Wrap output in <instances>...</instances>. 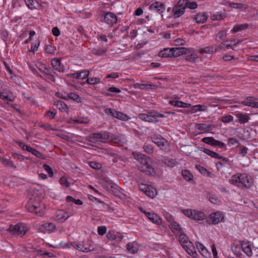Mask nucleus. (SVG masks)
<instances>
[{
    "instance_id": "nucleus-1",
    "label": "nucleus",
    "mask_w": 258,
    "mask_h": 258,
    "mask_svg": "<svg viewBox=\"0 0 258 258\" xmlns=\"http://www.w3.org/2000/svg\"><path fill=\"white\" fill-rule=\"evenodd\" d=\"M134 158L139 162L138 169L149 175H154L155 171L154 168L149 164L151 158L142 153H133Z\"/></svg>"
},
{
    "instance_id": "nucleus-2",
    "label": "nucleus",
    "mask_w": 258,
    "mask_h": 258,
    "mask_svg": "<svg viewBox=\"0 0 258 258\" xmlns=\"http://www.w3.org/2000/svg\"><path fill=\"white\" fill-rule=\"evenodd\" d=\"M179 241L185 250L192 257L196 258L198 254L194 244L188 239V237L182 232L179 236Z\"/></svg>"
},
{
    "instance_id": "nucleus-3",
    "label": "nucleus",
    "mask_w": 258,
    "mask_h": 258,
    "mask_svg": "<svg viewBox=\"0 0 258 258\" xmlns=\"http://www.w3.org/2000/svg\"><path fill=\"white\" fill-rule=\"evenodd\" d=\"M26 208L29 212L33 213L39 216L43 215L44 205L35 198L32 197L30 199L26 205Z\"/></svg>"
},
{
    "instance_id": "nucleus-4",
    "label": "nucleus",
    "mask_w": 258,
    "mask_h": 258,
    "mask_svg": "<svg viewBox=\"0 0 258 258\" xmlns=\"http://www.w3.org/2000/svg\"><path fill=\"white\" fill-rule=\"evenodd\" d=\"M90 141L95 143L97 139H100L102 140H107L109 142H112L114 143L119 144L121 142L120 139L114 136L113 135H110L108 133H94L91 134L90 137Z\"/></svg>"
},
{
    "instance_id": "nucleus-5",
    "label": "nucleus",
    "mask_w": 258,
    "mask_h": 258,
    "mask_svg": "<svg viewBox=\"0 0 258 258\" xmlns=\"http://www.w3.org/2000/svg\"><path fill=\"white\" fill-rule=\"evenodd\" d=\"M182 213L187 217L197 221L203 220L206 217L203 212L191 209L183 210Z\"/></svg>"
},
{
    "instance_id": "nucleus-6",
    "label": "nucleus",
    "mask_w": 258,
    "mask_h": 258,
    "mask_svg": "<svg viewBox=\"0 0 258 258\" xmlns=\"http://www.w3.org/2000/svg\"><path fill=\"white\" fill-rule=\"evenodd\" d=\"M8 230L13 235L22 237L26 233L27 229L24 225L19 223L15 225H11Z\"/></svg>"
},
{
    "instance_id": "nucleus-7",
    "label": "nucleus",
    "mask_w": 258,
    "mask_h": 258,
    "mask_svg": "<svg viewBox=\"0 0 258 258\" xmlns=\"http://www.w3.org/2000/svg\"><path fill=\"white\" fill-rule=\"evenodd\" d=\"M184 0H179L178 3L173 7L172 12L174 18H177L180 17L185 13V7Z\"/></svg>"
},
{
    "instance_id": "nucleus-8",
    "label": "nucleus",
    "mask_w": 258,
    "mask_h": 258,
    "mask_svg": "<svg viewBox=\"0 0 258 258\" xmlns=\"http://www.w3.org/2000/svg\"><path fill=\"white\" fill-rule=\"evenodd\" d=\"M152 140L162 150L166 151L169 148V144L168 142L163 138L160 136H154L152 137Z\"/></svg>"
},
{
    "instance_id": "nucleus-9",
    "label": "nucleus",
    "mask_w": 258,
    "mask_h": 258,
    "mask_svg": "<svg viewBox=\"0 0 258 258\" xmlns=\"http://www.w3.org/2000/svg\"><path fill=\"white\" fill-rule=\"evenodd\" d=\"M202 141L212 146H218L220 148H224L225 150H227L226 145L224 143L216 140L213 137H205L202 139Z\"/></svg>"
},
{
    "instance_id": "nucleus-10",
    "label": "nucleus",
    "mask_w": 258,
    "mask_h": 258,
    "mask_svg": "<svg viewBox=\"0 0 258 258\" xmlns=\"http://www.w3.org/2000/svg\"><path fill=\"white\" fill-rule=\"evenodd\" d=\"M241 41L240 40H236L235 39L231 40H226L220 43L219 46L217 48L218 50L220 49H223L226 48L227 49L231 48L234 49V46L241 42Z\"/></svg>"
},
{
    "instance_id": "nucleus-11",
    "label": "nucleus",
    "mask_w": 258,
    "mask_h": 258,
    "mask_svg": "<svg viewBox=\"0 0 258 258\" xmlns=\"http://www.w3.org/2000/svg\"><path fill=\"white\" fill-rule=\"evenodd\" d=\"M241 184L245 187L249 188L253 184V179L250 175L242 173L241 175Z\"/></svg>"
},
{
    "instance_id": "nucleus-12",
    "label": "nucleus",
    "mask_w": 258,
    "mask_h": 258,
    "mask_svg": "<svg viewBox=\"0 0 258 258\" xmlns=\"http://www.w3.org/2000/svg\"><path fill=\"white\" fill-rule=\"evenodd\" d=\"M56 229L55 224L52 223H46L40 225L38 228V230L42 233H52Z\"/></svg>"
},
{
    "instance_id": "nucleus-13",
    "label": "nucleus",
    "mask_w": 258,
    "mask_h": 258,
    "mask_svg": "<svg viewBox=\"0 0 258 258\" xmlns=\"http://www.w3.org/2000/svg\"><path fill=\"white\" fill-rule=\"evenodd\" d=\"M117 17L114 13L112 12H107L104 16L103 21L102 20L101 21L104 22L108 25L112 26L114 24L117 22Z\"/></svg>"
},
{
    "instance_id": "nucleus-14",
    "label": "nucleus",
    "mask_w": 258,
    "mask_h": 258,
    "mask_svg": "<svg viewBox=\"0 0 258 258\" xmlns=\"http://www.w3.org/2000/svg\"><path fill=\"white\" fill-rule=\"evenodd\" d=\"M224 215L223 213L217 212L212 213L209 216V218L213 224H217L221 222L224 219Z\"/></svg>"
},
{
    "instance_id": "nucleus-15",
    "label": "nucleus",
    "mask_w": 258,
    "mask_h": 258,
    "mask_svg": "<svg viewBox=\"0 0 258 258\" xmlns=\"http://www.w3.org/2000/svg\"><path fill=\"white\" fill-rule=\"evenodd\" d=\"M154 112V113H148V114L146 113H141L139 114V118L144 121L150 122H156L158 121L157 119H156V117H155Z\"/></svg>"
},
{
    "instance_id": "nucleus-16",
    "label": "nucleus",
    "mask_w": 258,
    "mask_h": 258,
    "mask_svg": "<svg viewBox=\"0 0 258 258\" xmlns=\"http://www.w3.org/2000/svg\"><path fill=\"white\" fill-rule=\"evenodd\" d=\"M149 9L151 10H155L161 14L165 10V5L161 2H156L150 6Z\"/></svg>"
},
{
    "instance_id": "nucleus-17",
    "label": "nucleus",
    "mask_w": 258,
    "mask_h": 258,
    "mask_svg": "<svg viewBox=\"0 0 258 258\" xmlns=\"http://www.w3.org/2000/svg\"><path fill=\"white\" fill-rule=\"evenodd\" d=\"M81 248H79V250L83 252L91 251L94 250V248L92 245V242L90 240L84 241L83 244H80Z\"/></svg>"
},
{
    "instance_id": "nucleus-18",
    "label": "nucleus",
    "mask_w": 258,
    "mask_h": 258,
    "mask_svg": "<svg viewBox=\"0 0 258 258\" xmlns=\"http://www.w3.org/2000/svg\"><path fill=\"white\" fill-rule=\"evenodd\" d=\"M144 213L153 223L159 225L162 223L161 219L157 214L147 212H145Z\"/></svg>"
},
{
    "instance_id": "nucleus-19",
    "label": "nucleus",
    "mask_w": 258,
    "mask_h": 258,
    "mask_svg": "<svg viewBox=\"0 0 258 258\" xmlns=\"http://www.w3.org/2000/svg\"><path fill=\"white\" fill-rule=\"evenodd\" d=\"M172 54L173 57H177L186 54L189 50L185 47L172 48Z\"/></svg>"
},
{
    "instance_id": "nucleus-20",
    "label": "nucleus",
    "mask_w": 258,
    "mask_h": 258,
    "mask_svg": "<svg viewBox=\"0 0 258 258\" xmlns=\"http://www.w3.org/2000/svg\"><path fill=\"white\" fill-rule=\"evenodd\" d=\"M51 64L53 66V69L55 70L60 72H63L64 71V66L61 64V61L59 59L55 58L52 59L51 60Z\"/></svg>"
},
{
    "instance_id": "nucleus-21",
    "label": "nucleus",
    "mask_w": 258,
    "mask_h": 258,
    "mask_svg": "<svg viewBox=\"0 0 258 258\" xmlns=\"http://www.w3.org/2000/svg\"><path fill=\"white\" fill-rule=\"evenodd\" d=\"M37 68L39 70L45 74L49 75V74L53 73V70L50 67H47L46 65L41 62L38 63Z\"/></svg>"
},
{
    "instance_id": "nucleus-22",
    "label": "nucleus",
    "mask_w": 258,
    "mask_h": 258,
    "mask_svg": "<svg viewBox=\"0 0 258 258\" xmlns=\"http://www.w3.org/2000/svg\"><path fill=\"white\" fill-rule=\"evenodd\" d=\"M56 218L58 221L60 222L64 221L67 219L69 217L67 213L63 210H58L56 213Z\"/></svg>"
},
{
    "instance_id": "nucleus-23",
    "label": "nucleus",
    "mask_w": 258,
    "mask_h": 258,
    "mask_svg": "<svg viewBox=\"0 0 258 258\" xmlns=\"http://www.w3.org/2000/svg\"><path fill=\"white\" fill-rule=\"evenodd\" d=\"M197 128L200 131L210 132L214 128V125L212 124H207L205 123H198L196 124Z\"/></svg>"
},
{
    "instance_id": "nucleus-24",
    "label": "nucleus",
    "mask_w": 258,
    "mask_h": 258,
    "mask_svg": "<svg viewBox=\"0 0 258 258\" xmlns=\"http://www.w3.org/2000/svg\"><path fill=\"white\" fill-rule=\"evenodd\" d=\"M53 104L62 112H68V107L63 101L61 100H56L54 102Z\"/></svg>"
},
{
    "instance_id": "nucleus-25",
    "label": "nucleus",
    "mask_w": 258,
    "mask_h": 258,
    "mask_svg": "<svg viewBox=\"0 0 258 258\" xmlns=\"http://www.w3.org/2000/svg\"><path fill=\"white\" fill-rule=\"evenodd\" d=\"M208 16L205 13H199L195 17L198 23H203L207 19Z\"/></svg>"
},
{
    "instance_id": "nucleus-26",
    "label": "nucleus",
    "mask_w": 258,
    "mask_h": 258,
    "mask_svg": "<svg viewBox=\"0 0 258 258\" xmlns=\"http://www.w3.org/2000/svg\"><path fill=\"white\" fill-rule=\"evenodd\" d=\"M242 173H237L233 175L229 181L233 185H237L238 183H241V175Z\"/></svg>"
},
{
    "instance_id": "nucleus-27",
    "label": "nucleus",
    "mask_w": 258,
    "mask_h": 258,
    "mask_svg": "<svg viewBox=\"0 0 258 258\" xmlns=\"http://www.w3.org/2000/svg\"><path fill=\"white\" fill-rule=\"evenodd\" d=\"M241 247L243 252L248 256H251L252 255V252L251 246L248 243H241Z\"/></svg>"
},
{
    "instance_id": "nucleus-28",
    "label": "nucleus",
    "mask_w": 258,
    "mask_h": 258,
    "mask_svg": "<svg viewBox=\"0 0 258 258\" xmlns=\"http://www.w3.org/2000/svg\"><path fill=\"white\" fill-rule=\"evenodd\" d=\"M172 48H165L159 52V56L162 57H172Z\"/></svg>"
},
{
    "instance_id": "nucleus-29",
    "label": "nucleus",
    "mask_w": 258,
    "mask_h": 258,
    "mask_svg": "<svg viewBox=\"0 0 258 258\" xmlns=\"http://www.w3.org/2000/svg\"><path fill=\"white\" fill-rule=\"evenodd\" d=\"M67 96L68 100H73L78 103L82 102V98L76 93H69Z\"/></svg>"
},
{
    "instance_id": "nucleus-30",
    "label": "nucleus",
    "mask_w": 258,
    "mask_h": 258,
    "mask_svg": "<svg viewBox=\"0 0 258 258\" xmlns=\"http://www.w3.org/2000/svg\"><path fill=\"white\" fill-rule=\"evenodd\" d=\"M236 117L238 118L239 122L240 123H245L248 121L249 117L246 114L237 113L236 114Z\"/></svg>"
},
{
    "instance_id": "nucleus-31",
    "label": "nucleus",
    "mask_w": 258,
    "mask_h": 258,
    "mask_svg": "<svg viewBox=\"0 0 258 258\" xmlns=\"http://www.w3.org/2000/svg\"><path fill=\"white\" fill-rule=\"evenodd\" d=\"M218 51V48H214L213 46H207L204 48H203L201 49L199 51L200 53L201 54L203 53H213L214 52H216Z\"/></svg>"
},
{
    "instance_id": "nucleus-32",
    "label": "nucleus",
    "mask_w": 258,
    "mask_h": 258,
    "mask_svg": "<svg viewBox=\"0 0 258 258\" xmlns=\"http://www.w3.org/2000/svg\"><path fill=\"white\" fill-rule=\"evenodd\" d=\"M229 6L234 9L241 10H246L248 8V6L247 5L241 3H229Z\"/></svg>"
},
{
    "instance_id": "nucleus-33",
    "label": "nucleus",
    "mask_w": 258,
    "mask_h": 258,
    "mask_svg": "<svg viewBox=\"0 0 258 258\" xmlns=\"http://www.w3.org/2000/svg\"><path fill=\"white\" fill-rule=\"evenodd\" d=\"M0 160L2 163L7 167H12L14 169L16 168V166L14 165L13 162L10 159H5L4 158H0Z\"/></svg>"
},
{
    "instance_id": "nucleus-34",
    "label": "nucleus",
    "mask_w": 258,
    "mask_h": 258,
    "mask_svg": "<svg viewBox=\"0 0 258 258\" xmlns=\"http://www.w3.org/2000/svg\"><path fill=\"white\" fill-rule=\"evenodd\" d=\"M248 27V25L247 24L236 25L234 27L231 31L232 32L234 33L242 30L246 29Z\"/></svg>"
},
{
    "instance_id": "nucleus-35",
    "label": "nucleus",
    "mask_w": 258,
    "mask_h": 258,
    "mask_svg": "<svg viewBox=\"0 0 258 258\" xmlns=\"http://www.w3.org/2000/svg\"><path fill=\"white\" fill-rule=\"evenodd\" d=\"M240 103L246 106H250L253 108H258V102L247 100L246 98L245 100L241 101Z\"/></svg>"
},
{
    "instance_id": "nucleus-36",
    "label": "nucleus",
    "mask_w": 258,
    "mask_h": 258,
    "mask_svg": "<svg viewBox=\"0 0 258 258\" xmlns=\"http://www.w3.org/2000/svg\"><path fill=\"white\" fill-rule=\"evenodd\" d=\"M181 174L183 178L187 181L191 180L193 177L191 172L187 170L182 171Z\"/></svg>"
},
{
    "instance_id": "nucleus-37",
    "label": "nucleus",
    "mask_w": 258,
    "mask_h": 258,
    "mask_svg": "<svg viewBox=\"0 0 258 258\" xmlns=\"http://www.w3.org/2000/svg\"><path fill=\"white\" fill-rule=\"evenodd\" d=\"M184 4H185V8H189L190 9H195L197 8L198 5L196 3V2H190L188 0H184Z\"/></svg>"
},
{
    "instance_id": "nucleus-38",
    "label": "nucleus",
    "mask_w": 258,
    "mask_h": 258,
    "mask_svg": "<svg viewBox=\"0 0 258 258\" xmlns=\"http://www.w3.org/2000/svg\"><path fill=\"white\" fill-rule=\"evenodd\" d=\"M202 151L205 153L206 154L208 155L209 156H211V157L214 158H218V157H219V154L217 153L216 152H215L214 151H212L210 150L203 148Z\"/></svg>"
},
{
    "instance_id": "nucleus-39",
    "label": "nucleus",
    "mask_w": 258,
    "mask_h": 258,
    "mask_svg": "<svg viewBox=\"0 0 258 258\" xmlns=\"http://www.w3.org/2000/svg\"><path fill=\"white\" fill-rule=\"evenodd\" d=\"M28 149L27 151L31 153L32 154L36 156L37 157L40 158L41 159H43V155H42L39 151L37 150L32 148L31 147L29 148H27Z\"/></svg>"
},
{
    "instance_id": "nucleus-40",
    "label": "nucleus",
    "mask_w": 258,
    "mask_h": 258,
    "mask_svg": "<svg viewBox=\"0 0 258 258\" xmlns=\"http://www.w3.org/2000/svg\"><path fill=\"white\" fill-rule=\"evenodd\" d=\"M116 118L123 121H126L130 119V117L126 114L119 111L116 114Z\"/></svg>"
},
{
    "instance_id": "nucleus-41",
    "label": "nucleus",
    "mask_w": 258,
    "mask_h": 258,
    "mask_svg": "<svg viewBox=\"0 0 258 258\" xmlns=\"http://www.w3.org/2000/svg\"><path fill=\"white\" fill-rule=\"evenodd\" d=\"M198 58V56L196 53H192L186 56L185 59L189 62H195Z\"/></svg>"
},
{
    "instance_id": "nucleus-42",
    "label": "nucleus",
    "mask_w": 258,
    "mask_h": 258,
    "mask_svg": "<svg viewBox=\"0 0 258 258\" xmlns=\"http://www.w3.org/2000/svg\"><path fill=\"white\" fill-rule=\"evenodd\" d=\"M145 193L146 195L152 198H153L155 197L156 195V191L155 189L153 188L151 189L150 187H149V188L147 189H146L145 190Z\"/></svg>"
},
{
    "instance_id": "nucleus-43",
    "label": "nucleus",
    "mask_w": 258,
    "mask_h": 258,
    "mask_svg": "<svg viewBox=\"0 0 258 258\" xmlns=\"http://www.w3.org/2000/svg\"><path fill=\"white\" fill-rule=\"evenodd\" d=\"M106 52V49H97L94 48L92 50V53L96 55H97V56L102 55L104 53H105Z\"/></svg>"
},
{
    "instance_id": "nucleus-44",
    "label": "nucleus",
    "mask_w": 258,
    "mask_h": 258,
    "mask_svg": "<svg viewBox=\"0 0 258 258\" xmlns=\"http://www.w3.org/2000/svg\"><path fill=\"white\" fill-rule=\"evenodd\" d=\"M78 74V79H84L87 78L89 75V72L88 70H84L79 73Z\"/></svg>"
},
{
    "instance_id": "nucleus-45",
    "label": "nucleus",
    "mask_w": 258,
    "mask_h": 258,
    "mask_svg": "<svg viewBox=\"0 0 258 258\" xmlns=\"http://www.w3.org/2000/svg\"><path fill=\"white\" fill-rule=\"evenodd\" d=\"M164 162L165 164L169 167H173L176 165V162L173 159L164 158Z\"/></svg>"
},
{
    "instance_id": "nucleus-46",
    "label": "nucleus",
    "mask_w": 258,
    "mask_h": 258,
    "mask_svg": "<svg viewBox=\"0 0 258 258\" xmlns=\"http://www.w3.org/2000/svg\"><path fill=\"white\" fill-rule=\"evenodd\" d=\"M100 82V79L98 78H88L87 82L88 84L94 85L99 83Z\"/></svg>"
},
{
    "instance_id": "nucleus-47",
    "label": "nucleus",
    "mask_w": 258,
    "mask_h": 258,
    "mask_svg": "<svg viewBox=\"0 0 258 258\" xmlns=\"http://www.w3.org/2000/svg\"><path fill=\"white\" fill-rule=\"evenodd\" d=\"M126 249L131 252L135 253L137 252L138 249L136 247L134 246L133 243H128L126 245Z\"/></svg>"
},
{
    "instance_id": "nucleus-48",
    "label": "nucleus",
    "mask_w": 258,
    "mask_h": 258,
    "mask_svg": "<svg viewBox=\"0 0 258 258\" xmlns=\"http://www.w3.org/2000/svg\"><path fill=\"white\" fill-rule=\"evenodd\" d=\"M143 149L144 151L149 154L153 153L154 148L150 145H145L143 146Z\"/></svg>"
},
{
    "instance_id": "nucleus-49",
    "label": "nucleus",
    "mask_w": 258,
    "mask_h": 258,
    "mask_svg": "<svg viewBox=\"0 0 258 258\" xmlns=\"http://www.w3.org/2000/svg\"><path fill=\"white\" fill-rule=\"evenodd\" d=\"M192 108L195 111V112H197L198 111H206L207 109V107L205 105H196L193 106Z\"/></svg>"
},
{
    "instance_id": "nucleus-50",
    "label": "nucleus",
    "mask_w": 258,
    "mask_h": 258,
    "mask_svg": "<svg viewBox=\"0 0 258 258\" xmlns=\"http://www.w3.org/2000/svg\"><path fill=\"white\" fill-rule=\"evenodd\" d=\"M233 117L231 115H226L221 118V121L223 122L228 123L233 120Z\"/></svg>"
},
{
    "instance_id": "nucleus-51",
    "label": "nucleus",
    "mask_w": 258,
    "mask_h": 258,
    "mask_svg": "<svg viewBox=\"0 0 258 258\" xmlns=\"http://www.w3.org/2000/svg\"><path fill=\"white\" fill-rule=\"evenodd\" d=\"M89 165L91 167L95 169H99L101 168L102 165L101 164L95 162V161H91L90 162Z\"/></svg>"
},
{
    "instance_id": "nucleus-52",
    "label": "nucleus",
    "mask_w": 258,
    "mask_h": 258,
    "mask_svg": "<svg viewBox=\"0 0 258 258\" xmlns=\"http://www.w3.org/2000/svg\"><path fill=\"white\" fill-rule=\"evenodd\" d=\"M44 169L48 173L50 177H52L53 175L52 168L47 164H44L43 165Z\"/></svg>"
},
{
    "instance_id": "nucleus-53",
    "label": "nucleus",
    "mask_w": 258,
    "mask_h": 258,
    "mask_svg": "<svg viewBox=\"0 0 258 258\" xmlns=\"http://www.w3.org/2000/svg\"><path fill=\"white\" fill-rule=\"evenodd\" d=\"M59 182L61 185H64L66 187H69L70 185V183L68 181L67 178L64 176H62L60 178Z\"/></svg>"
},
{
    "instance_id": "nucleus-54",
    "label": "nucleus",
    "mask_w": 258,
    "mask_h": 258,
    "mask_svg": "<svg viewBox=\"0 0 258 258\" xmlns=\"http://www.w3.org/2000/svg\"><path fill=\"white\" fill-rule=\"evenodd\" d=\"M226 32L225 30L219 31L216 35V40L217 41H219L220 40L222 39L224 35H226Z\"/></svg>"
},
{
    "instance_id": "nucleus-55",
    "label": "nucleus",
    "mask_w": 258,
    "mask_h": 258,
    "mask_svg": "<svg viewBox=\"0 0 258 258\" xmlns=\"http://www.w3.org/2000/svg\"><path fill=\"white\" fill-rule=\"evenodd\" d=\"M106 227L104 226H99L98 227V233L100 235H104L106 232Z\"/></svg>"
},
{
    "instance_id": "nucleus-56",
    "label": "nucleus",
    "mask_w": 258,
    "mask_h": 258,
    "mask_svg": "<svg viewBox=\"0 0 258 258\" xmlns=\"http://www.w3.org/2000/svg\"><path fill=\"white\" fill-rule=\"evenodd\" d=\"M172 229L178 231L180 233L182 231L181 228L180 227L179 224L176 222H173L171 224Z\"/></svg>"
},
{
    "instance_id": "nucleus-57",
    "label": "nucleus",
    "mask_w": 258,
    "mask_h": 258,
    "mask_svg": "<svg viewBox=\"0 0 258 258\" xmlns=\"http://www.w3.org/2000/svg\"><path fill=\"white\" fill-rule=\"evenodd\" d=\"M196 168L203 174L206 175L207 170L201 165H196Z\"/></svg>"
},
{
    "instance_id": "nucleus-58",
    "label": "nucleus",
    "mask_w": 258,
    "mask_h": 258,
    "mask_svg": "<svg viewBox=\"0 0 258 258\" xmlns=\"http://www.w3.org/2000/svg\"><path fill=\"white\" fill-rule=\"evenodd\" d=\"M71 245L70 244V243H63L62 242H61L59 245H56V246H51L53 247L54 248H69L70 247V246Z\"/></svg>"
},
{
    "instance_id": "nucleus-59",
    "label": "nucleus",
    "mask_w": 258,
    "mask_h": 258,
    "mask_svg": "<svg viewBox=\"0 0 258 258\" xmlns=\"http://www.w3.org/2000/svg\"><path fill=\"white\" fill-rule=\"evenodd\" d=\"M56 114V112L49 110L45 114V116L49 119H52L54 117Z\"/></svg>"
},
{
    "instance_id": "nucleus-60",
    "label": "nucleus",
    "mask_w": 258,
    "mask_h": 258,
    "mask_svg": "<svg viewBox=\"0 0 258 258\" xmlns=\"http://www.w3.org/2000/svg\"><path fill=\"white\" fill-rule=\"evenodd\" d=\"M169 103L175 106L181 107V106H182V102L181 101L171 100L169 101Z\"/></svg>"
},
{
    "instance_id": "nucleus-61",
    "label": "nucleus",
    "mask_w": 258,
    "mask_h": 258,
    "mask_svg": "<svg viewBox=\"0 0 258 258\" xmlns=\"http://www.w3.org/2000/svg\"><path fill=\"white\" fill-rule=\"evenodd\" d=\"M45 50L47 53L49 54H53L55 52V49L51 45H46L45 47Z\"/></svg>"
},
{
    "instance_id": "nucleus-62",
    "label": "nucleus",
    "mask_w": 258,
    "mask_h": 258,
    "mask_svg": "<svg viewBox=\"0 0 258 258\" xmlns=\"http://www.w3.org/2000/svg\"><path fill=\"white\" fill-rule=\"evenodd\" d=\"M211 19L213 20H220L223 19V17L221 14L217 13L212 15Z\"/></svg>"
},
{
    "instance_id": "nucleus-63",
    "label": "nucleus",
    "mask_w": 258,
    "mask_h": 258,
    "mask_svg": "<svg viewBox=\"0 0 258 258\" xmlns=\"http://www.w3.org/2000/svg\"><path fill=\"white\" fill-rule=\"evenodd\" d=\"M109 156H110L109 159L111 160L112 162L115 163L117 162L118 161V156L114 154V153H110L109 154Z\"/></svg>"
},
{
    "instance_id": "nucleus-64",
    "label": "nucleus",
    "mask_w": 258,
    "mask_h": 258,
    "mask_svg": "<svg viewBox=\"0 0 258 258\" xmlns=\"http://www.w3.org/2000/svg\"><path fill=\"white\" fill-rule=\"evenodd\" d=\"M0 98L3 100H7L10 101H13V98H9L8 95H6L5 93H0Z\"/></svg>"
}]
</instances>
